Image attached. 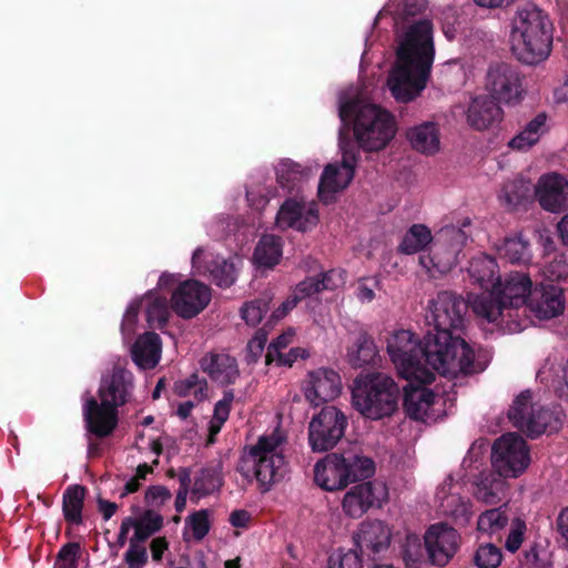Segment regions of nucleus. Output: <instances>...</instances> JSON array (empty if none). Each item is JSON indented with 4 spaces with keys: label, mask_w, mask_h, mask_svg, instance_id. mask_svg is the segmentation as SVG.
Returning a JSON list of instances; mask_svg holds the SVG:
<instances>
[{
    "label": "nucleus",
    "mask_w": 568,
    "mask_h": 568,
    "mask_svg": "<svg viewBox=\"0 0 568 568\" xmlns=\"http://www.w3.org/2000/svg\"><path fill=\"white\" fill-rule=\"evenodd\" d=\"M539 205L551 213L568 209V181L559 173L542 174L535 186Z\"/></svg>",
    "instance_id": "f3484780"
},
{
    "label": "nucleus",
    "mask_w": 568,
    "mask_h": 568,
    "mask_svg": "<svg viewBox=\"0 0 568 568\" xmlns=\"http://www.w3.org/2000/svg\"><path fill=\"white\" fill-rule=\"evenodd\" d=\"M347 425L344 412L333 405L324 406L308 424L311 449L316 453L333 449L344 437Z\"/></svg>",
    "instance_id": "f8f14e48"
},
{
    "label": "nucleus",
    "mask_w": 568,
    "mask_h": 568,
    "mask_svg": "<svg viewBox=\"0 0 568 568\" xmlns=\"http://www.w3.org/2000/svg\"><path fill=\"white\" fill-rule=\"evenodd\" d=\"M491 464L499 476L516 478L530 464V449L526 440L516 433H507L495 440Z\"/></svg>",
    "instance_id": "9d476101"
},
{
    "label": "nucleus",
    "mask_w": 568,
    "mask_h": 568,
    "mask_svg": "<svg viewBox=\"0 0 568 568\" xmlns=\"http://www.w3.org/2000/svg\"><path fill=\"white\" fill-rule=\"evenodd\" d=\"M318 212L314 207H305L304 204L288 199L286 200L277 213V224L295 229L300 232H307L315 227L318 223Z\"/></svg>",
    "instance_id": "412c9836"
},
{
    "label": "nucleus",
    "mask_w": 568,
    "mask_h": 568,
    "mask_svg": "<svg viewBox=\"0 0 568 568\" xmlns=\"http://www.w3.org/2000/svg\"><path fill=\"white\" fill-rule=\"evenodd\" d=\"M399 396L398 385L386 374H361L353 381L352 404L364 418L392 417L398 409Z\"/></svg>",
    "instance_id": "0eeeda50"
},
{
    "label": "nucleus",
    "mask_w": 568,
    "mask_h": 568,
    "mask_svg": "<svg viewBox=\"0 0 568 568\" xmlns=\"http://www.w3.org/2000/svg\"><path fill=\"white\" fill-rule=\"evenodd\" d=\"M528 307L540 320L557 317L565 310L564 290L551 283L537 284L530 292Z\"/></svg>",
    "instance_id": "6ab92c4d"
},
{
    "label": "nucleus",
    "mask_w": 568,
    "mask_h": 568,
    "mask_svg": "<svg viewBox=\"0 0 568 568\" xmlns=\"http://www.w3.org/2000/svg\"><path fill=\"white\" fill-rule=\"evenodd\" d=\"M526 531V521L520 517L515 518L511 521L510 530L505 541V548L511 554H515L517 550H519L525 540Z\"/></svg>",
    "instance_id": "8fccbe9b"
},
{
    "label": "nucleus",
    "mask_w": 568,
    "mask_h": 568,
    "mask_svg": "<svg viewBox=\"0 0 568 568\" xmlns=\"http://www.w3.org/2000/svg\"><path fill=\"white\" fill-rule=\"evenodd\" d=\"M387 499L388 490L383 481H363L346 491L342 508L348 517L361 518L371 508H381Z\"/></svg>",
    "instance_id": "4468645a"
},
{
    "label": "nucleus",
    "mask_w": 568,
    "mask_h": 568,
    "mask_svg": "<svg viewBox=\"0 0 568 568\" xmlns=\"http://www.w3.org/2000/svg\"><path fill=\"white\" fill-rule=\"evenodd\" d=\"M500 103L489 95H479L471 100L467 109V122L475 130L483 131L503 120Z\"/></svg>",
    "instance_id": "4be33fe9"
},
{
    "label": "nucleus",
    "mask_w": 568,
    "mask_h": 568,
    "mask_svg": "<svg viewBox=\"0 0 568 568\" xmlns=\"http://www.w3.org/2000/svg\"><path fill=\"white\" fill-rule=\"evenodd\" d=\"M434 239L428 226L419 223L413 224L403 235L397 251L405 255L425 254V250L429 248Z\"/></svg>",
    "instance_id": "7c9ffc66"
},
{
    "label": "nucleus",
    "mask_w": 568,
    "mask_h": 568,
    "mask_svg": "<svg viewBox=\"0 0 568 568\" xmlns=\"http://www.w3.org/2000/svg\"><path fill=\"white\" fill-rule=\"evenodd\" d=\"M407 138L412 146L420 153L434 154L439 149V132L435 123L426 122L410 129Z\"/></svg>",
    "instance_id": "473e14b6"
},
{
    "label": "nucleus",
    "mask_w": 568,
    "mask_h": 568,
    "mask_svg": "<svg viewBox=\"0 0 568 568\" xmlns=\"http://www.w3.org/2000/svg\"><path fill=\"white\" fill-rule=\"evenodd\" d=\"M267 342V334L264 329H257L255 335L248 341L246 346V361L247 363H256L261 357L265 344Z\"/></svg>",
    "instance_id": "864d4df0"
},
{
    "label": "nucleus",
    "mask_w": 568,
    "mask_h": 568,
    "mask_svg": "<svg viewBox=\"0 0 568 568\" xmlns=\"http://www.w3.org/2000/svg\"><path fill=\"white\" fill-rule=\"evenodd\" d=\"M467 235L462 229L444 227L429 246L428 254L419 255V264L430 277L437 278L448 273L456 264Z\"/></svg>",
    "instance_id": "1a4fd4ad"
},
{
    "label": "nucleus",
    "mask_w": 568,
    "mask_h": 568,
    "mask_svg": "<svg viewBox=\"0 0 568 568\" xmlns=\"http://www.w3.org/2000/svg\"><path fill=\"white\" fill-rule=\"evenodd\" d=\"M123 560L128 568H144L149 561L148 550L143 544L130 539Z\"/></svg>",
    "instance_id": "09e8293b"
},
{
    "label": "nucleus",
    "mask_w": 568,
    "mask_h": 568,
    "mask_svg": "<svg viewBox=\"0 0 568 568\" xmlns=\"http://www.w3.org/2000/svg\"><path fill=\"white\" fill-rule=\"evenodd\" d=\"M87 488L82 485H70L62 495V513L64 520L70 526L83 524V507Z\"/></svg>",
    "instance_id": "c85d7f7f"
},
{
    "label": "nucleus",
    "mask_w": 568,
    "mask_h": 568,
    "mask_svg": "<svg viewBox=\"0 0 568 568\" xmlns=\"http://www.w3.org/2000/svg\"><path fill=\"white\" fill-rule=\"evenodd\" d=\"M134 534L130 538L133 541L145 542L151 536L163 527V517L153 509H145L140 518H134Z\"/></svg>",
    "instance_id": "c9c22d12"
},
{
    "label": "nucleus",
    "mask_w": 568,
    "mask_h": 568,
    "mask_svg": "<svg viewBox=\"0 0 568 568\" xmlns=\"http://www.w3.org/2000/svg\"><path fill=\"white\" fill-rule=\"evenodd\" d=\"M201 368L221 385L234 384L240 375L236 359L227 354H210L201 359Z\"/></svg>",
    "instance_id": "b1692460"
},
{
    "label": "nucleus",
    "mask_w": 568,
    "mask_h": 568,
    "mask_svg": "<svg viewBox=\"0 0 568 568\" xmlns=\"http://www.w3.org/2000/svg\"><path fill=\"white\" fill-rule=\"evenodd\" d=\"M308 357V353L305 348L294 347L291 348L288 353H278V358L276 359L278 365L291 367L298 358Z\"/></svg>",
    "instance_id": "0e129e2a"
},
{
    "label": "nucleus",
    "mask_w": 568,
    "mask_h": 568,
    "mask_svg": "<svg viewBox=\"0 0 568 568\" xmlns=\"http://www.w3.org/2000/svg\"><path fill=\"white\" fill-rule=\"evenodd\" d=\"M133 362L143 369L154 368L161 357V338L154 332L140 335L131 348Z\"/></svg>",
    "instance_id": "393cba45"
},
{
    "label": "nucleus",
    "mask_w": 568,
    "mask_h": 568,
    "mask_svg": "<svg viewBox=\"0 0 568 568\" xmlns=\"http://www.w3.org/2000/svg\"><path fill=\"white\" fill-rule=\"evenodd\" d=\"M210 301L211 291L209 286L195 280H187L179 284L173 291L171 307L178 316L190 320L200 314Z\"/></svg>",
    "instance_id": "2eb2a0df"
},
{
    "label": "nucleus",
    "mask_w": 568,
    "mask_h": 568,
    "mask_svg": "<svg viewBox=\"0 0 568 568\" xmlns=\"http://www.w3.org/2000/svg\"><path fill=\"white\" fill-rule=\"evenodd\" d=\"M538 142L539 140L523 126V129L508 142V146L511 150L527 151Z\"/></svg>",
    "instance_id": "13d9d810"
},
{
    "label": "nucleus",
    "mask_w": 568,
    "mask_h": 568,
    "mask_svg": "<svg viewBox=\"0 0 568 568\" xmlns=\"http://www.w3.org/2000/svg\"><path fill=\"white\" fill-rule=\"evenodd\" d=\"M233 400L234 392L232 389L225 390L223 393V398L214 405L212 419L217 420L220 424H224L229 419Z\"/></svg>",
    "instance_id": "5fc2aeb1"
},
{
    "label": "nucleus",
    "mask_w": 568,
    "mask_h": 568,
    "mask_svg": "<svg viewBox=\"0 0 568 568\" xmlns=\"http://www.w3.org/2000/svg\"><path fill=\"white\" fill-rule=\"evenodd\" d=\"M485 90L500 104L515 106L525 95L524 77L517 67L506 62L493 63L485 77Z\"/></svg>",
    "instance_id": "9b49d317"
},
{
    "label": "nucleus",
    "mask_w": 568,
    "mask_h": 568,
    "mask_svg": "<svg viewBox=\"0 0 568 568\" xmlns=\"http://www.w3.org/2000/svg\"><path fill=\"white\" fill-rule=\"evenodd\" d=\"M378 358V349L374 338L365 331H359L352 345L347 348V361L354 368L374 365Z\"/></svg>",
    "instance_id": "bb28decb"
},
{
    "label": "nucleus",
    "mask_w": 568,
    "mask_h": 568,
    "mask_svg": "<svg viewBox=\"0 0 568 568\" xmlns=\"http://www.w3.org/2000/svg\"><path fill=\"white\" fill-rule=\"evenodd\" d=\"M529 191L528 184L523 180H511L504 183L499 193V200L503 205L513 210L528 201Z\"/></svg>",
    "instance_id": "58836bf2"
},
{
    "label": "nucleus",
    "mask_w": 568,
    "mask_h": 568,
    "mask_svg": "<svg viewBox=\"0 0 568 568\" xmlns=\"http://www.w3.org/2000/svg\"><path fill=\"white\" fill-rule=\"evenodd\" d=\"M252 519L251 514L245 509L233 510L230 515L229 521L233 527L246 528Z\"/></svg>",
    "instance_id": "774afa93"
},
{
    "label": "nucleus",
    "mask_w": 568,
    "mask_h": 568,
    "mask_svg": "<svg viewBox=\"0 0 568 568\" xmlns=\"http://www.w3.org/2000/svg\"><path fill=\"white\" fill-rule=\"evenodd\" d=\"M321 286L318 276H308L302 282H300L294 291L293 294L297 297L298 301H302L308 296H312L314 294L321 293Z\"/></svg>",
    "instance_id": "6e6d98bb"
},
{
    "label": "nucleus",
    "mask_w": 568,
    "mask_h": 568,
    "mask_svg": "<svg viewBox=\"0 0 568 568\" xmlns=\"http://www.w3.org/2000/svg\"><path fill=\"white\" fill-rule=\"evenodd\" d=\"M509 517L507 511L499 508H493L480 514L477 520V529L479 532L489 537L497 536L508 525Z\"/></svg>",
    "instance_id": "e433bc0d"
},
{
    "label": "nucleus",
    "mask_w": 568,
    "mask_h": 568,
    "mask_svg": "<svg viewBox=\"0 0 568 568\" xmlns=\"http://www.w3.org/2000/svg\"><path fill=\"white\" fill-rule=\"evenodd\" d=\"M390 536L387 525L381 520H374L362 526L356 544L361 554L364 549H368L373 555H376L388 548Z\"/></svg>",
    "instance_id": "a878e982"
},
{
    "label": "nucleus",
    "mask_w": 568,
    "mask_h": 568,
    "mask_svg": "<svg viewBox=\"0 0 568 568\" xmlns=\"http://www.w3.org/2000/svg\"><path fill=\"white\" fill-rule=\"evenodd\" d=\"M339 465L343 471L347 474L348 485L359 480L371 478L375 474V462L364 455L348 454L339 455Z\"/></svg>",
    "instance_id": "2f4dec72"
},
{
    "label": "nucleus",
    "mask_w": 568,
    "mask_h": 568,
    "mask_svg": "<svg viewBox=\"0 0 568 568\" xmlns=\"http://www.w3.org/2000/svg\"><path fill=\"white\" fill-rule=\"evenodd\" d=\"M145 297L151 300L146 306V321L149 326L156 329H163L170 317L168 298L154 296L152 291L148 292Z\"/></svg>",
    "instance_id": "4c0bfd02"
},
{
    "label": "nucleus",
    "mask_w": 568,
    "mask_h": 568,
    "mask_svg": "<svg viewBox=\"0 0 568 568\" xmlns=\"http://www.w3.org/2000/svg\"><path fill=\"white\" fill-rule=\"evenodd\" d=\"M141 306L142 301H134L128 306L121 324V329L123 333L133 332L134 326L138 322V315Z\"/></svg>",
    "instance_id": "680f3d73"
},
{
    "label": "nucleus",
    "mask_w": 568,
    "mask_h": 568,
    "mask_svg": "<svg viewBox=\"0 0 568 568\" xmlns=\"http://www.w3.org/2000/svg\"><path fill=\"white\" fill-rule=\"evenodd\" d=\"M555 27L547 11L528 2L517 8L511 19L510 42L515 58L527 65L548 59Z\"/></svg>",
    "instance_id": "20e7f679"
},
{
    "label": "nucleus",
    "mask_w": 568,
    "mask_h": 568,
    "mask_svg": "<svg viewBox=\"0 0 568 568\" xmlns=\"http://www.w3.org/2000/svg\"><path fill=\"white\" fill-rule=\"evenodd\" d=\"M327 568H363L362 556L356 549L337 556L332 555L328 558Z\"/></svg>",
    "instance_id": "603ef678"
},
{
    "label": "nucleus",
    "mask_w": 568,
    "mask_h": 568,
    "mask_svg": "<svg viewBox=\"0 0 568 568\" xmlns=\"http://www.w3.org/2000/svg\"><path fill=\"white\" fill-rule=\"evenodd\" d=\"M534 287L528 274L511 272L504 281H498L495 290L477 294L471 302V308L477 316L489 323H514L517 328L518 323L514 317L518 316L519 307L528 306Z\"/></svg>",
    "instance_id": "423d86ee"
},
{
    "label": "nucleus",
    "mask_w": 568,
    "mask_h": 568,
    "mask_svg": "<svg viewBox=\"0 0 568 568\" xmlns=\"http://www.w3.org/2000/svg\"><path fill=\"white\" fill-rule=\"evenodd\" d=\"M291 338L292 335L282 334L268 345L265 355V362L267 365L278 358V353H282L281 349L285 348L290 344Z\"/></svg>",
    "instance_id": "e2e57ef3"
},
{
    "label": "nucleus",
    "mask_w": 568,
    "mask_h": 568,
    "mask_svg": "<svg viewBox=\"0 0 568 568\" xmlns=\"http://www.w3.org/2000/svg\"><path fill=\"white\" fill-rule=\"evenodd\" d=\"M338 115L345 125H352L356 142L339 136L341 166L337 163H329L324 168L318 183V195L322 200L351 184L359 160V149L365 152L382 151L397 131L395 116L390 112L359 99L341 103Z\"/></svg>",
    "instance_id": "f03ea898"
},
{
    "label": "nucleus",
    "mask_w": 568,
    "mask_h": 568,
    "mask_svg": "<svg viewBox=\"0 0 568 568\" xmlns=\"http://www.w3.org/2000/svg\"><path fill=\"white\" fill-rule=\"evenodd\" d=\"M459 534L446 524L433 525L425 534L426 551L432 564L445 566L458 549Z\"/></svg>",
    "instance_id": "dca6fc26"
},
{
    "label": "nucleus",
    "mask_w": 568,
    "mask_h": 568,
    "mask_svg": "<svg viewBox=\"0 0 568 568\" xmlns=\"http://www.w3.org/2000/svg\"><path fill=\"white\" fill-rule=\"evenodd\" d=\"M538 142L539 140L523 126V129L508 142V146L511 150L527 151Z\"/></svg>",
    "instance_id": "4d7b16f0"
},
{
    "label": "nucleus",
    "mask_w": 568,
    "mask_h": 568,
    "mask_svg": "<svg viewBox=\"0 0 568 568\" xmlns=\"http://www.w3.org/2000/svg\"><path fill=\"white\" fill-rule=\"evenodd\" d=\"M300 301L297 297L292 293L284 302L281 303V305L272 313L271 320L272 321H280L284 318L290 311H292Z\"/></svg>",
    "instance_id": "338daca9"
},
{
    "label": "nucleus",
    "mask_w": 568,
    "mask_h": 568,
    "mask_svg": "<svg viewBox=\"0 0 568 568\" xmlns=\"http://www.w3.org/2000/svg\"><path fill=\"white\" fill-rule=\"evenodd\" d=\"M209 271L213 283L220 287H230L235 282V266L225 258L216 256L210 263Z\"/></svg>",
    "instance_id": "ea45409f"
},
{
    "label": "nucleus",
    "mask_w": 568,
    "mask_h": 568,
    "mask_svg": "<svg viewBox=\"0 0 568 568\" xmlns=\"http://www.w3.org/2000/svg\"><path fill=\"white\" fill-rule=\"evenodd\" d=\"M314 481L327 491L342 490L348 486L347 474L339 465L338 454H329L315 464Z\"/></svg>",
    "instance_id": "5701e85b"
},
{
    "label": "nucleus",
    "mask_w": 568,
    "mask_h": 568,
    "mask_svg": "<svg viewBox=\"0 0 568 568\" xmlns=\"http://www.w3.org/2000/svg\"><path fill=\"white\" fill-rule=\"evenodd\" d=\"M434 55L432 22L427 19L414 22L398 45L395 65L387 79L396 101L409 102L425 89Z\"/></svg>",
    "instance_id": "7ed1b4c3"
},
{
    "label": "nucleus",
    "mask_w": 568,
    "mask_h": 568,
    "mask_svg": "<svg viewBox=\"0 0 568 568\" xmlns=\"http://www.w3.org/2000/svg\"><path fill=\"white\" fill-rule=\"evenodd\" d=\"M270 302L271 300L267 297H260L246 302L241 307L242 318L245 321L247 325H257L262 321L263 316L268 312Z\"/></svg>",
    "instance_id": "37998d69"
},
{
    "label": "nucleus",
    "mask_w": 568,
    "mask_h": 568,
    "mask_svg": "<svg viewBox=\"0 0 568 568\" xmlns=\"http://www.w3.org/2000/svg\"><path fill=\"white\" fill-rule=\"evenodd\" d=\"M281 444L280 436H262L244 453L236 466L243 477H255L262 493L271 490L287 473V463L278 450Z\"/></svg>",
    "instance_id": "6e6552de"
},
{
    "label": "nucleus",
    "mask_w": 568,
    "mask_h": 568,
    "mask_svg": "<svg viewBox=\"0 0 568 568\" xmlns=\"http://www.w3.org/2000/svg\"><path fill=\"white\" fill-rule=\"evenodd\" d=\"M341 389L342 382L338 373L331 368H318L308 374L304 395L313 406H318L336 398Z\"/></svg>",
    "instance_id": "a211bd4d"
},
{
    "label": "nucleus",
    "mask_w": 568,
    "mask_h": 568,
    "mask_svg": "<svg viewBox=\"0 0 568 568\" xmlns=\"http://www.w3.org/2000/svg\"><path fill=\"white\" fill-rule=\"evenodd\" d=\"M477 294L465 300L450 291L438 292L429 301L426 321L433 324L420 341L406 329L395 332L387 339V353L390 361L405 377H415L425 383L434 378V372L455 378L459 374L467 376L481 373L487 361L476 357L474 349L460 336L466 314Z\"/></svg>",
    "instance_id": "f257e3e1"
},
{
    "label": "nucleus",
    "mask_w": 568,
    "mask_h": 568,
    "mask_svg": "<svg viewBox=\"0 0 568 568\" xmlns=\"http://www.w3.org/2000/svg\"><path fill=\"white\" fill-rule=\"evenodd\" d=\"M402 554L407 566L416 567L423 561L425 554H427L425 541L423 542L415 535H408Z\"/></svg>",
    "instance_id": "a18cd8bd"
},
{
    "label": "nucleus",
    "mask_w": 568,
    "mask_h": 568,
    "mask_svg": "<svg viewBox=\"0 0 568 568\" xmlns=\"http://www.w3.org/2000/svg\"><path fill=\"white\" fill-rule=\"evenodd\" d=\"M283 254L282 239L274 234H264L257 242L253 261L258 267L273 268Z\"/></svg>",
    "instance_id": "c756f323"
},
{
    "label": "nucleus",
    "mask_w": 568,
    "mask_h": 568,
    "mask_svg": "<svg viewBox=\"0 0 568 568\" xmlns=\"http://www.w3.org/2000/svg\"><path fill=\"white\" fill-rule=\"evenodd\" d=\"M310 170L291 159L282 160L276 168V181L282 189L292 192L308 176Z\"/></svg>",
    "instance_id": "f704fd0d"
},
{
    "label": "nucleus",
    "mask_w": 568,
    "mask_h": 568,
    "mask_svg": "<svg viewBox=\"0 0 568 568\" xmlns=\"http://www.w3.org/2000/svg\"><path fill=\"white\" fill-rule=\"evenodd\" d=\"M397 372L400 377L408 382L403 387V408L405 414L414 420H422L428 408L434 404L435 398L433 390L425 386L432 384L435 377L429 382L422 383L413 376L405 377L398 369Z\"/></svg>",
    "instance_id": "aec40b11"
},
{
    "label": "nucleus",
    "mask_w": 568,
    "mask_h": 568,
    "mask_svg": "<svg viewBox=\"0 0 568 568\" xmlns=\"http://www.w3.org/2000/svg\"><path fill=\"white\" fill-rule=\"evenodd\" d=\"M207 390V383L205 379H201L196 373L191 374L184 379L176 381L173 386V392L179 397H186L194 395V397L201 402Z\"/></svg>",
    "instance_id": "a19ab883"
},
{
    "label": "nucleus",
    "mask_w": 568,
    "mask_h": 568,
    "mask_svg": "<svg viewBox=\"0 0 568 568\" xmlns=\"http://www.w3.org/2000/svg\"><path fill=\"white\" fill-rule=\"evenodd\" d=\"M132 384V374L116 367L109 378L101 382L99 388L100 403L89 397L83 405V419L89 434L98 438H105L113 434L118 427V408L128 403Z\"/></svg>",
    "instance_id": "39448f33"
},
{
    "label": "nucleus",
    "mask_w": 568,
    "mask_h": 568,
    "mask_svg": "<svg viewBox=\"0 0 568 568\" xmlns=\"http://www.w3.org/2000/svg\"><path fill=\"white\" fill-rule=\"evenodd\" d=\"M172 498L170 489L163 485L149 486L144 493V503L149 509H160Z\"/></svg>",
    "instance_id": "3c124183"
},
{
    "label": "nucleus",
    "mask_w": 568,
    "mask_h": 568,
    "mask_svg": "<svg viewBox=\"0 0 568 568\" xmlns=\"http://www.w3.org/2000/svg\"><path fill=\"white\" fill-rule=\"evenodd\" d=\"M501 559L500 548L490 542L480 545L474 556L475 565L478 568H497Z\"/></svg>",
    "instance_id": "49530a36"
},
{
    "label": "nucleus",
    "mask_w": 568,
    "mask_h": 568,
    "mask_svg": "<svg viewBox=\"0 0 568 568\" xmlns=\"http://www.w3.org/2000/svg\"><path fill=\"white\" fill-rule=\"evenodd\" d=\"M209 517L210 511L207 509H200L187 516L185 521L191 527L195 540H202L210 532L211 523Z\"/></svg>",
    "instance_id": "de8ad7c7"
},
{
    "label": "nucleus",
    "mask_w": 568,
    "mask_h": 568,
    "mask_svg": "<svg viewBox=\"0 0 568 568\" xmlns=\"http://www.w3.org/2000/svg\"><path fill=\"white\" fill-rule=\"evenodd\" d=\"M508 418L513 426L530 438H536L548 428L552 429L554 414L545 407L531 405V392L524 390L515 399L508 410Z\"/></svg>",
    "instance_id": "ddd939ff"
},
{
    "label": "nucleus",
    "mask_w": 568,
    "mask_h": 568,
    "mask_svg": "<svg viewBox=\"0 0 568 568\" xmlns=\"http://www.w3.org/2000/svg\"><path fill=\"white\" fill-rule=\"evenodd\" d=\"M475 496L478 500H481L486 504H495L498 500V495L495 491L494 485H487L485 481H481L477 486Z\"/></svg>",
    "instance_id": "69168bd1"
},
{
    "label": "nucleus",
    "mask_w": 568,
    "mask_h": 568,
    "mask_svg": "<svg viewBox=\"0 0 568 568\" xmlns=\"http://www.w3.org/2000/svg\"><path fill=\"white\" fill-rule=\"evenodd\" d=\"M468 273L473 281L484 290L483 292L495 290L500 281L497 262L488 255L471 258Z\"/></svg>",
    "instance_id": "cd10ccee"
},
{
    "label": "nucleus",
    "mask_w": 568,
    "mask_h": 568,
    "mask_svg": "<svg viewBox=\"0 0 568 568\" xmlns=\"http://www.w3.org/2000/svg\"><path fill=\"white\" fill-rule=\"evenodd\" d=\"M317 276L322 292L333 291L343 283L342 272L337 270L322 272Z\"/></svg>",
    "instance_id": "052dcab7"
},
{
    "label": "nucleus",
    "mask_w": 568,
    "mask_h": 568,
    "mask_svg": "<svg viewBox=\"0 0 568 568\" xmlns=\"http://www.w3.org/2000/svg\"><path fill=\"white\" fill-rule=\"evenodd\" d=\"M222 486V477L214 467L202 468L194 480L193 494L199 496H209Z\"/></svg>",
    "instance_id": "79ce46f5"
},
{
    "label": "nucleus",
    "mask_w": 568,
    "mask_h": 568,
    "mask_svg": "<svg viewBox=\"0 0 568 568\" xmlns=\"http://www.w3.org/2000/svg\"><path fill=\"white\" fill-rule=\"evenodd\" d=\"M82 547L78 541H69L59 549L53 568H78Z\"/></svg>",
    "instance_id": "c03bdc74"
},
{
    "label": "nucleus",
    "mask_w": 568,
    "mask_h": 568,
    "mask_svg": "<svg viewBox=\"0 0 568 568\" xmlns=\"http://www.w3.org/2000/svg\"><path fill=\"white\" fill-rule=\"evenodd\" d=\"M500 258L511 264H524L530 260V245L521 233L506 236L497 246Z\"/></svg>",
    "instance_id": "72a5a7b5"
},
{
    "label": "nucleus",
    "mask_w": 568,
    "mask_h": 568,
    "mask_svg": "<svg viewBox=\"0 0 568 568\" xmlns=\"http://www.w3.org/2000/svg\"><path fill=\"white\" fill-rule=\"evenodd\" d=\"M548 115L546 112H539L536 114L530 121H528L524 128L528 130L538 140L549 131V125L547 123Z\"/></svg>",
    "instance_id": "bf43d9fd"
}]
</instances>
